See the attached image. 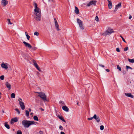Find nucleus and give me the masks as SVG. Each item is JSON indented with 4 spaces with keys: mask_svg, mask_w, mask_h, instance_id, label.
<instances>
[{
    "mask_svg": "<svg viewBox=\"0 0 134 134\" xmlns=\"http://www.w3.org/2000/svg\"><path fill=\"white\" fill-rule=\"evenodd\" d=\"M40 95H38V96L41 98L44 101H47V97L45 94L43 92H42L40 93Z\"/></svg>",
    "mask_w": 134,
    "mask_h": 134,
    "instance_id": "obj_3",
    "label": "nucleus"
},
{
    "mask_svg": "<svg viewBox=\"0 0 134 134\" xmlns=\"http://www.w3.org/2000/svg\"><path fill=\"white\" fill-rule=\"evenodd\" d=\"M22 124L25 127H29L30 125H34L35 122L34 121L24 120L22 121Z\"/></svg>",
    "mask_w": 134,
    "mask_h": 134,
    "instance_id": "obj_2",
    "label": "nucleus"
},
{
    "mask_svg": "<svg viewBox=\"0 0 134 134\" xmlns=\"http://www.w3.org/2000/svg\"><path fill=\"white\" fill-rule=\"evenodd\" d=\"M121 2L115 5V9L114 10V12L116 11L118 8H120L121 7Z\"/></svg>",
    "mask_w": 134,
    "mask_h": 134,
    "instance_id": "obj_9",
    "label": "nucleus"
},
{
    "mask_svg": "<svg viewBox=\"0 0 134 134\" xmlns=\"http://www.w3.org/2000/svg\"><path fill=\"white\" fill-rule=\"evenodd\" d=\"M129 61L132 63H134V59H128Z\"/></svg>",
    "mask_w": 134,
    "mask_h": 134,
    "instance_id": "obj_18",
    "label": "nucleus"
},
{
    "mask_svg": "<svg viewBox=\"0 0 134 134\" xmlns=\"http://www.w3.org/2000/svg\"><path fill=\"white\" fill-rule=\"evenodd\" d=\"M96 2L97 1H96L92 0L91 1L87 4L86 6L87 7H90L92 5H95Z\"/></svg>",
    "mask_w": 134,
    "mask_h": 134,
    "instance_id": "obj_5",
    "label": "nucleus"
},
{
    "mask_svg": "<svg viewBox=\"0 0 134 134\" xmlns=\"http://www.w3.org/2000/svg\"><path fill=\"white\" fill-rule=\"evenodd\" d=\"M34 34V35H36L37 36H38L39 35V33L37 32H35Z\"/></svg>",
    "mask_w": 134,
    "mask_h": 134,
    "instance_id": "obj_39",
    "label": "nucleus"
},
{
    "mask_svg": "<svg viewBox=\"0 0 134 134\" xmlns=\"http://www.w3.org/2000/svg\"><path fill=\"white\" fill-rule=\"evenodd\" d=\"M104 129V126L103 125H101L100 126V129L101 130H103Z\"/></svg>",
    "mask_w": 134,
    "mask_h": 134,
    "instance_id": "obj_30",
    "label": "nucleus"
},
{
    "mask_svg": "<svg viewBox=\"0 0 134 134\" xmlns=\"http://www.w3.org/2000/svg\"><path fill=\"white\" fill-rule=\"evenodd\" d=\"M99 65L100 66L102 67V68H104V65H102L101 64H99Z\"/></svg>",
    "mask_w": 134,
    "mask_h": 134,
    "instance_id": "obj_45",
    "label": "nucleus"
},
{
    "mask_svg": "<svg viewBox=\"0 0 134 134\" xmlns=\"http://www.w3.org/2000/svg\"><path fill=\"white\" fill-rule=\"evenodd\" d=\"M39 133L40 134H42L43 133V132L40 131L39 132Z\"/></svg>",
    "mask_w": 134,
    "mask_h": 134,
    "instance_id": "obj_52",
    "label": "nucleus"
},
{
    "mask_svg": "<svg viewBox=\"0 0 134 134\" xmlns=\"http://www.w3.org/2000/svg\"><path fill=\"white\" fill-rule=\"evenodd\" d=\"M78 103H77V105H78Z\"/></svg>",
    "mask_w": 134,
    "mask_h": 134,
    "instance_id": "obj_62",
    "label": "nucleus"
},
{
    "mask_svg": "<svg viewBox=\"0 0 134 134\" xmlns=\"http://www.w3.org/2000/svg\"><path fill=\"white\" fill-rule=\"evenodd\" d=\"M33 63H34V65L35 66V67L36 68L38 66V65L36 63V62L34 60H33Z\"/></svg>",
    "mask_w": 134,
    "mask_h": 134,
    "instance_id": "obj_21",
    "label": "nucleus"
},
{
    "mask_svg": "<svg viewBox=\"0 0 134 134\" xmlns=\"http://www.w3.org/2000/svg\"><path fill=\"white\" fill-rule=\"evenodd\" d=\"M93 118L95 119L96 122L98 123L100 121V119L98 116L96 114H95L93 116Z\"/></svg>",
    "mask_w": 134,
    "mask_h": 134,
    "instance_id": "obj_7",
    "label": "nucleus"
},
{
    "mask_svg": "<svg viewBox=\"0 0 134 134\" xmlns=\"http://www.w3.org/2000/svg\"><path fill=\"white\" fill-rule=\"evenodd\" d=\"M33 119L35 120L38 121V119L37 116H34Z\"/></svg>",
    "mask_w": 134,
    "mask_h": 134,
    "instance_id": "obj_24",
    "label": "nucleus"
},
{
    "mask_svg": "<svg viewBox=\"0 0 134 134\" xmlns=\"http://www.w3.org/2000/svg\"><path fill=\"white\" fill-rule=\"evenodd\" d=\"M116 51L118 52H120V50L119 48H116Z\"/></svg>",
    "mask_w": 134,
    "mask_h": 134,
    "instance_id": "obj_44",
    "label": "nucleus"
},
{
    "mask_svg": "<svg viewBox=\"0 0 134 134\" xmlns=\"http://www.w3.org/2000/svg\"><path fill=\"white\" fill-rule=\"evenodd\" d=\"M4 126L8 129H10L9 125L6 123H5Z\"/></svg>",
    "mask_w": 134,
    "mask_h": 134,
    "instance_id": "obj_19",
    "label": "nucleus"
},
{
    "mask_svg": "<svg viewBox=\"0 0 134 134\" xmlns=\"http://www.w3.org/2000/svg\"><path fill=\"white\" fill-rule=\"evenodd\" d=\"M128 50V47H125L124 48V51H126Z\"/></svg>",
    "mask_w": 134,
    "mask_h": 134,
    "instance_id": "obj_46",
    "label": "nucleus"
},
{
    "mask_svg": "<svg viewBox=\"0 0 134 134\" xmlns=\"http://www.w3.org/2000/svg\"><path fill=\"white\" fill-rule=\"evenodd\" d=\"M59 118L62 120L64 122H65V121L64 120L62 116H59Z\"/></svg>",
    "mask_w": 134,
    "mask_h": 134,
    "instance_id": "obj_25",
    "label": "nucleus"
},
{
    "mask_svg": "<svg viewBox=\"0 0 134 134\" xmlns=\"http://www.w3.org/2000/svg\"><path fill=\"white\" fill-rule=\"evenodd\" d=\"M42 92H35V93H38L39 94V95H40L41 94H40V93H41Z\"/></svg>",
    "mask_w": 134,
    "mask_h": 134,
    "instance_id": "obj_53",
    "label": "nucleus"
},
{
    "mask_svg": "<svg viewBox=\"0 0 134 134\" xmlns=\"http://www.w3.org/2000/svg\"><path fill=\"white\" fill-rule=\"evenodd\" d=\"M86 86V88H87V87H88V88H89L90 87V85H87Z\"/></svg>",
    "mask_w": 134,
    "mask_h": 134,
    "instance_id": "obj_48",
    "label": "nucleus"
},
{
    "mask_svg": "<svg viewBox=\"0 0 134 134\" xmlns=\"http://www.w3.org/2000/svg\"><path fill=\"white\" fill-rule=\"evenodd\" d=\"M33 5L35 8L34 10L35 12L34 14L35 19L36 20L39 21L41 20V10L38 7H37V4L35 2H34Z\"/></svg>",
    "mask_w": 134,
    "mask_h": 134,
    "instance_id": "obj_1",
    "label": "nucleus"
},
{
    "mask_svg": "<svg viewBox=\"0 0 134 134\" xmlns=\"http://www.w3.org/2000/svg\"><path fill=\"white\" fill-rule=\"evenodd\" d=\"M37 48L36 47H34L33 48H32V49L34 50H35Z\"/></svg>",
    "mask_w": 134,
    "mask_h": 134,
    "instance_id": "obj_50",
    "label": "nucleus"
},
{
    "mask_svg": "<svg viewBox=\"0 0 134 134\" xmlns=\"http://www.w3.org/2000/svg\"><path fill=\"white\" fill-rule=\"evenodd\" d=\"M36 68L37 69L39 70V71H41V70L40 68L38 67V66L37 67H36Z\"/></svg>",
    "mask_w": 134,
    "mask_h": 134,
    "instance_id": "obj_42",
    "label": "nucleus"
},
{
    "mask_svg": "<svg viewBox=\"0 0 134 134\" xmlns=\"http://www.w3.org/2000/svg\"><path fill=\"white\" fill-rule=\"evenodd\" d=\"M114 32V31L112 29H108L106 31V35H108L111 34L112 33Z\"/></svg>",
    "mask_w": 134,
    "mask_h": 134,
    "instance_id": "obj_10",
    "label": "nucleus"
},
{
    "mask_svg": "<svg viewBox=\"0 0 134 134\" xmlns=\"http://www.w3.org/2000/svg\"><path fill=\"white\" fill-rule=\"evenodd\" d=\"M59 103L60 104L62 105H63L64 104V103L62 101H60L59 102Z\"/></svg>",
    "mask_w": 134,
    "mask_h": 134,
    "instance_id": "obj_41",
    "label": "nucleus"
},
{
    "mask_svg": "<svg viewBox=\"0 0 134 134\" xmlns=\"http://www.w3.org/2000/svg\"><path fill=\"white\" fill-rule=\"evenodd\" d=\"M75 12L77 14H79V9L76 7H75Z\"/></svg>",
    "mask_w": 134,
    "mask_h": 134,
    "instance_id": "obj_17",
    "label": "nucleus"
},
{
    "mask_svg": "<svg viewBox=\"0 0 134 134\" xmlns=\"http://www.w3.org/2000/svg\"><path fill=\"white\" fill-rule=\"evenodd\" d=\"M19 100H20H20H21V101H22V99H21V98H19Z\"/></svg>",
    "mask_w": 134,
    "mask_h": 134,
    "instance_id": "obj_58",
    "label": "nucleus"
},
{
    "mask_svg": "<svg viewBox=\"0 0 134 134\" xmlns=\"http://www.w3.org/2000/svg\"><path fill=\"white\" fill-rule=\"evenodd\" d=\"M2 112H3V113H4V111H3V110Z\"/></svg>",
    "mask_w": 134,
    "mask_h": 134,
    "instance_id": "obj_61",
    "label": "nucleus"
},
{
    "mask_svg": "<svg viewBox=\"0 0 134 134\" xmlns=\"http://www.w3.org/2000/svg\"><path fill=\"white\" fill-rule=\"evenodd\" d=\"M55 26L56 28L57 29V30L58 31H59V30H60V29L59 28V25H58V24L57 25H55Z\"/></svg>",
    "mask_w": 134,
    "mask_h": 134,
    "instance_id": "obj_28",
    "label": "nucleus"
},
{
    "mask_svg": "<svg viewBox=\"0 0 134 134\" xmlns=\"http://www.w3.org/2000/svg\"><path fill=\"white\" fill-rule=\"evenodd\" d=\"M77 21L80 29L81 30H83L84 28L83 25V22L78 18L77 19Z\"/></svg>",
    "mask_w": 134,
    "mask_h": 134,
    "instance_id": "obj_4",
    "label": "nucleus"
},
{
    "mask_svg": "<svg viewBox=\"0 0 134 134\" xmlns=\"http://www.w3.org/2000/svg\"><path fill=\"white\" fill-rule=\"evenodd\" d=\"M93 119H94V118H93V116L91 118H88V120H92Z\"/></svg>",
    "mask_w": 134,
    "mask_h": 134,
    "instance_id": "obj_43",
    "label": "nucleus"
},
{
    "mask_svg": "<svg viewBox=\"0 0 134 134\" xmlns=\"http://www.w3.org/2000/svg\"><path fill=\"white\" fill-rule=\"evenodd\" d=\"M107 1L109 3H111V0H107Z\"/></svg>",
    "mask_w": 134,
    "mask_h": 134,
    "instance_id": "obj_49",
    "label": "nucleus"
},
{
    "mask_svg": "<svg viewBox=\"0 0 134 134\" xmlns=\"http://www.w3.org/2000/svg\"><path fill=\"white\" fill-rule=\"evenodd\" d=\"M15 110L19 114L20 113V111L17 108H16L15 109Z\"/></svg>",
    "mask_w": 134,
    "mask_h": 134,
    "instance_id": "obj_33",
    "label": "nucleus"
},
{
    "mask_svg": "<svg viewBox=\"0 0 134 134\" xmlns=\"http://www.w3.org/2000/svg\"><path fill=\"white\" fill-rule=\"evenodd\" d=\"M23 43H24L25 45V46L26 47H28L29 49H31L32 48V46H31L29 43H27L25 41L23 42Z\"/></svg>",
    "mask_w": 134,
    "mask_h": 134,
    "instance_id": "obj_8",
    "label": "nucleus"
},
{
    "mask_svg": "<svg viewBox=\"0 0 134 134\" xmlns=\"http://www.w3.org/2000/svg\"><path fill=\"white\" fill-rule=\"evenodd\" d=\"M50 2H52L54 3V0H48Z\"/></svg>",
    "mask_w": 134,
    "mask_h": 134,
    "instance_id": "obj_47",
    "label": "nucleus"
},
{
    "mask_svg": "<svg viewBox=\"0 0 134 134\" xmlns=\"http://www.w3.org/2000/svg\"><path fill=\"white\" fill-rule=\"evenodd\" d=\"M117 68L119 70V71H121V68L118 65H117Z\"/></svg>",
    "mask_w": 134,
    "mask_h": 134,
    "instance_id": "obj_35",
    "label": "nucleus"
},
{
    "mask_svg": "<svg viewBox=\"0 0 134 134\" xmlns=\"http://www.w3.org/2000/svg\"><path fill=\"white\" fill-rule=\"evenodd\" d=\"M120 37L122 38L123 41L125 42L126 43V41L124 38L121 36H120Z\"/></svg>",
    "mask_w": 134,
    "mask_h": 134,
    "instance_id": "obj_38",
    "label": "nucleus"
},
{
    "mask_svg": "<svg viewBox=\"0 0 134 134\" xmlns=\"http://www.w3.org/2000/svg\"><path fill=\"white\" fill-rule=\"evenodd\" d=\"M132 18V16L131 15H130L129 17V19H130Z\"/></svg>",
    "mask_w": 134,
    "mask_h": 134,
    "instance_id": "obj_55",
    "label": "nucleus"
},
{
    "mask_svg": "<svg viewBox=\"0 0 134 134\" xmlns=\"http://www.w3.org/2000/svg\"><path fill=\"white\" fill-rule=\"evenodd\" d=\"M62 108L66 112H68L69 111V108L66 106H63L62 107Z\"/></svg>",
    "mask_w": 134,
    "mask_h": 134,
    "instance_id": "obj_16",
    "label": "nucleus"
},
{
    "mask_svg": "<svg viewBox=\"0 0 134 134\" xmlns=\"http://www.w3.org/2000/svg\"><path fill=\"white\" fill-rule=\"evenodd\" d=\"M40 109L42 111H43L44 110V109L42 108H41Z\"/></svg>",
    "mask_w": 134,
    "mask_h": 134,
    "instance_id": "obj_57",
    "label": "nucleus"
},
{
    "mask_svg": "<svg viewBox=\"0 0 134 134\" xmlns=\"http://www.w3.org/2000/svg\"><path fill=\"white\" fill-rule=\"evenodd\" d=\"M17 134H22V133L21 130H18L17 132Z\"/></svg>",
    "mask_w": 134,
    "mask_h": 134,
    "instance_id": "obj_31",
    "label": "nucleus"
},
{
    "mask_svg": "<svg viewBox=\"0 0 134 134\" xmlns=\"http://www.w3.org/2000/svg\"><path fill=\"white\" fill-rule=\"evenodd\" d=\"M1 66L2 68H4L5 69H7L8 68L7 65L4 63L1 64Z\"/></svg>",
    "mask_w": 134,
    "mask_h": 134,
    "instance_id": "obj_13",
    "label": "nucleus"
},
{
    "mask_svg": "<svg viewBox=\"0 0 134 134\" xmlns=\"http://www.w3.org/2000/svg\"><path fill=\"white\" fill-rule=\"evenodd\" d=\"M25 113L26 116L27 117H28L29 115V112L28 111L26 110L25 111Z\"/></svg>",
    "mask_w": 134,
    "mask_h": 134,
    "instance_id": "obj_27",
    "label": "nucleus"
},
{
    "mask_svg": "<svg viewBox=\"0 0 134 134\" xmlns=\"http://www.w3.org/2000/svg\"><path fill=\"white\" fill-rule=\"evenodd\" d=\"M4 76L3 75H2L0 76V79L2 80H4Z\"/></svg>",
    "mask_w": 134,
    "mask_h": 134,
    "instance_id": "obj_36",
    "label": "nucleus"
},
{
    "mask_svg": "<svg viewBox=\"0 0 134 134\" xmlns=\"http://www.w3.org/2000/svg\"><path fill=\"white\" fill-rule=\"evenodd\" d=\"M11 97L12 98H14L15 97V94L14 93H12L11 94Z\"/></svg>",
    "mask_w": 134,
    "mask_h": 134,
    "instance_id": "obj_26",
    "label": "nucleus"
},
{
    "mask_svg": "<svg viewBox=\"0 0 134 134\" xmlns=\"http://www.w3.org/2000/svg\"><path fill=\"white\" fill-rule=\"evenodd\" d=\"M18 121V119L16 118H12L11 120L10 123L11 124H13L14 122H17Z\"/></svg>",
    "mask_w": 134,
    "mask_h": 134,
    "instance_id": "obj_12",
    "label": "nucleus"
},
{
    "mask_svg": "<svg viewBox=\"0 0 134 134\" xmlns=\"http://www.w3.org/2000/svg\"><path fill=\"white\" fill-rule=\"evenodd\" d=\"M25 33L26 36V37H27V39L28 40H29V39L30 38V36L28 35V34L26 32H25Z\"/></svg>",
    "mask_w": 134,
    "mask_h": 134,
    "instance_id": "obj_20",
    "label": "nucleus"
},
{
    "mask_svg": "<svg viewBox=\"0 0 134 134\" xmlns=\"http://www.w3.org/2000/svg\"><path fill=\"white\" fill-rule=\"evenodd\" d=\"M8 1L7 0H2L1 1L2 4L4 5L5 6L8 4Z\"/></svg>",
    "mask_w": 134,
    "mask_h": 134,
    "instance_id": "obj_11",
    "label": "nucleus"
},
{
    "mask_svg": "<svg viewBox=\"0 0 134 134\" xmlns=\"http://www.w3.org/2000/svg\"><path fill=\"white\" fill-rule=\"evenodd\" d=\"M54 21H55V25H58V23L56 19L55 18H54Z\"/></svg>",
    "mask_w": 134,
    "mask_h": 134,
    "instance_id": "obj_32",
    "label": "nucleus"
},
{
    "mask_svg": "<svg viewBox=\"0 0 134 134\" xmlns=\"http://www.w3.org/2000/svg\"><path fill=\"white\" fill-rule=\"evenodd\" d=\"M7 21H8V24H10V25H12V23L10 21V19H7Z\"/></svg>",
    "mask_w": 134,
    "mask_h": 134,
    "instance_id": "obj_34",
    "label": "nucleus"
},
{
    "mask_svg": "<svg viewBox=\"0 0 134 134\" xmlns=\"http://www.w3.org/2000/svg\"><path fill=\"white\" fill-rule=\"evenodd\" d=\"M18 100L19 101V105L21 109L23 110H24L25 108V106L24 105V103L23 102L20 101L19 99H18Z\"/></svg>",
    "mask_w": 134,
    "mask_h": 134,
    "instance_id": "obj_6",
    "label": "nucleus"
},
{
    "mask_svg": "<svg viewBox=\"0 0 134 134\" xmlns=\"http://www.w3.org/2000/svg\"><path fill=\"white\" fill-rule=\"evenodd\" d=\"M125 95L128 97H130L132 98H133L134 96L131 93H125Z\"/></svg>",
    "mask_w": 134,
    "mask_h": 134,
    "instance_id": "obj_15",
    "label": "nucleus"
},
{
    "mask_svg": "<svg viewBox=\"0 0 134 134\" xmlns=\"http://www.w3.org/2000/svg\"><path fill=\"white\" fill-rule=\"evenodd\" d=\"M29 112H30L31 111V109H30V108H29Z\"/></svg>",
    "mask_w": 134,
    "mask_h": 134,
    "instance_id": "obj_56",
    "label": "nucleus"
},
{
    "mask_svg": "<svg viewBox=\"0 0 134 134\" xmlns=\"http://www.w3.org/2000/svg\"><path fill=\"white\" fill-rule=\"evenodd\" d=\"M126 68L127 69H127H132V68H131V67H130V66H128L126 65Z\"/></svg>",
    "mask_w": 134,
    "mask_h": 134,
    "instance_id": "obj_37",
    "label": "nucleus"
},
{
    "mask_svg": "<svg viewBox=\"0 0 134 134\" xmlns=\"http://www.w3.org/2000/svg\"><path fill=\"white\" fill-rule=\"evenodd\" d=\"M59 129L61 130H63V127L62 126L60 125L59 126Z\"/></svg>",
    "mask_w": 134,
    "mask_h": 134,
    "instance_id": "obj_40",
    "label": "nucleus"
},
{
    "mask_svg": "<svg viewBox=\"0 0 134 134\" xmlns=\"http://www.w3.org/2000/svg\"><path fill=\"white\" fill-rule=\"evenodd\" d=\"M33 114V113H30V115H32Z\"/></svg>",
    "mask_w": 134,
    "mask_h": 134,
    "instance_id": "obj_59",
    "label": "nucleus"
},
{
    "mask_svg": "<svg viewBox=\"0 0 134 134\" xmlns=\"http://www.w3.org/2000/svg\"><path fill=\"white\" fill-rule=\"evenodd\" d=\"M60 134H65V133L64 132L62 131L60 132Z\"/></svg>",
    "mask_w": 134,
    "mask_h": 134,
    "instance_id": "obj_54",
    "label": "nucleus"
},
{
    "mask_svg": "<svg viewBox=\"0 0 134 134\" xmlns=\"http://www.w3.org/2000/svg\"><path fill=\"white\" fill-rule=\"evenodd\" d=\"M5 86L7 88H8V90H10L11 88V85L8 82H5Z\"/></svg>",
    "mask_w": 134,
    "mask_h": 134,
    "instance_id": "obj_14",
    "label": "nucleus"
},
{
    "mask_svg": "<svg viewBox=\"0 0 134 134\" xmlns=\"http://www.w3.org/2000/svg\"><path fill=\"white\" fill-rule=\"evenodd\" d=\"M107 72H109L110 71L108 69H106L105 70Z\"/></svg>",
    "mask_w": 134,
    "mask_h": 134,
    "instance_id": "obj_51",
    "label": "nucleus"
},
{
    "mask_svg": "<svg viewBox=\"0 0 134 134\" xmlns=\"http://www.w3.org/2000/svg\"><path fill=\"white\" fill-rule=\"evenodd\" d=\"M108 7L110 9H111L112 7V5L111 3H109L108 4Z\"/></svg>",
    "mask_w": 134,
    "mask_h": 134,
    "instance_id": "obj_23",
    "label": "nucleus"
},
{
    "mask_svg": "<svg viewBox=\"0 0 134 134\" xmlns=\"http://www.w3.org/2000/svg\"><path fill=\"white\" fill-rule=\"evenodd\" d=\"M33 63H34V65L35 66V67L36 68L38 66V65L36 63V62L34 60H33Z\"/></svg>",
    "mask_w": 134,
    "mask_h": 134,
    "instance_id": "obj_22",
    "label": "nucleus"
},
{
    "mask_svg": "<svg viewBox=\"0 0 134 134\" xmlns=\"http://www.w3.org/2000/svg\"><path fill=\"white\" fill-rule=\"evenodd\" d=\"M95 20L97 22L99 21V19L97 16H96L95 17Z\"/></svg>",
    "mask_w": 134,
    "mask_h": 134,
    "instance_id": "obj_29",
    "label": "nucleus"
},
{
    "mask_svg": "<svg viewBox=\"0 0 134 134\" xmlns=\"http://www.w3.org/2000/svg\"><path fill=\"white\" fill-rule=\"evenodd\" d=\"M1 93L0 92V96H1Z\"/></svg>",
    "mask_w": 134,
    "mask_h": 134,
    "instance_id": "obj_60",
    "label": "nucleus"
}]
</instances>
